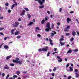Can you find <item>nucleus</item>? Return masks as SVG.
<instances>
[{"instance_id":"aec40b11","label":"nucleus","mask_w":79,"mask_h":79,"mask_svg":"<svg viewBox=\"0 0 79 79\" xmlns=\"http://www.w3.org/2000/svg\"><path fill=\"white\" fill-rule=\"evenodd\" d=\"M60 44L61 46H63V45H64V43H62L61 41H60Z\"/></svg>"},{"instance_id":"f8f14e48","label":"nucleus","mask_w":79,"mask_h":79,"mask_svg":"<svg viewBox=\"0 0 79 79\" xmlns=\"http://www.w3.org/2000/svg\"><path fill=\"white\" fill-rule=\"evenodd\" d=\"M72 35L73 36H75L76 35V33L74 31H73L72 32Z\"/></svg>"},{"instance_id":"473e14b6","label":"nucleus","mask_w":79,"mask_h":79,"mask_svg":"<svg viewBox=\"0 0 79 79\" xmlns=\"http://www.w3.org/2000/svg\"><path fill=\"white\" fill-rule=\"evenodd\" d=\"M69 63H68L67 64L66 66V68H68V67H69Z\"/></svg>"},{"instance_id":"39448f33","label":"nucleus","mask_w":79,"mask_h":79,"mask_svg":"<svg viewBox=\"0 0 79 79\" xmlns=\"http://www.w3.org/2000/svg\"><path fill=\"white\" fill-rule=\"evenodd\" d=\"M4 68L5 69H9L10 68V67L8 66V64H5V66L4 67Z\"/></svg>"},{"instance_id":"79ce46f5","label":"nucleus","mask_w":79,"mask_h":79,"mask_svg":"<svg viewBox=\"0 0 79 79\" xmlns=\"http://www.w3.org/2000/svg\"><path fill=\"white\" fill-rule=\"evenodd\" d=\"M50 52H48L47 55V56H49V55H50Z\"/></svg>"},{"instance_id":"f03ea898","label":"nucleus","mask_w":79,"mask_h":79,"mask_svg":"<svg viewBox=\"0 0 79 79\" xmlns=\"http://www.w3.org/2000/svg\"><path fill=\"white\" fill-rule=\"evenodd\" d=\"M42 1H41V0H35V1L36 2L37 1H38L39 3H40V5L41 6L42 5V4H43V3H44V2H45V0H42Z\"/></svg>"},{"instance_id":"0e129e2a","label":"nucleus","mask_w":79,"mask_h":79,"mask_svg":"<svg viewBox=\"0 0 79 79\" xmlns=\"http://www.w3.org/2000/svg\"><path fill=\"white\" fill-rule=\"evenodd\" d=\"M47 20H48V19L47 18H45V21H47Z\"/></svg>"},{"instance_id":"5701e85b","label":"nucleus","mask_w":79,"mask_h":79,"mask_svg":"<svg viewBox=\"0 0 79 79\" xmlns=\"http://www.w3.org/2000/svg\"><path fill=\"white\" fill-rule=\"evenodd\" d=\"M24 10L25 11H29V9H28V8H25Z\"/></svg>"},{"instance_id":"e433bc0d","label":"nucleus","mask_w":79,"mask_h":79,"mask_svg":"<svg viewBox=\"0 0 79 79\" xmlns=\"http://www.w3.org/2000/svg\"><path fill=\"white\" fill-rule=\"evenodd\" d=\"M17 39H20L21 38V36H17Z\"/></svg>"},{"instance_id":"393cba45","label":"nucleus","mask_w":79,"mask_h":79,"mask_svg":"<svg viewBox=\"0 0 79 79\" xmlns=\"http://www.w3.org/2000/svg\"><path fill=\"white\" fill-rule=\"evenodd\" d=\"M45 23V20L43 19L42 21H41V23L42 24H44V23Z\"/></svg>"},{"instance_id":"2eb2a0df","label":"nucleus","mask_w":79,"mask_h":79,"mask_svg":"<svg viewBox=\"0 0 79 79\" xmlns=\"http://www.w3.org/2000/svg\"><path fill=\"white\" fill-rule=\"evenodd\" d=\"M11 57H12V56H7L6 57V60H9V59H10V58H11Z\"/></svg>"},{"instance_id":"774afa93","label":"nucleus","mask_w":79,"mask_h":79,"mask_svg":"<svg viewBox=\"0 0 79 79\" xmlns=\"http://www.w3.org/2000/svg\"><path fill=\"white\" fill-rule=\"evenodd\" d=\"M9 79H13V77H11Z\"/></svg>"},{"instance_id":"ea45409f","label":"nucleus","mask_w":79,"mask_h":79,"mask_svg":"<svg viewBox=\"0 0 79 79\" xmlns=\"http://www.w3.org/2000/svg\"><path fill=\"white\" fill-rule=\"evenodd\" d=\"M39 52H42V51H43V50H42V49H39Z\"/></svg>"},{"instance_id":"680f3d73","label":"nucleus","mask_w":79,"mask_h":79,"mask_svg":"<svg viewBox=\"0 0 79 79\" xmlns=\"http://www.w3.org/2000/svg\"><path fill=\"white\" fill-rule=\"evenodd\" d=\"M18 20L19 21H21V18H19Z\"/></svg>"},{"instance_id":"a878e982","label":"nucleus","mask_w":79,"mask_h":79,"mask_svg":"<svg viewBox=\"0 0 79 79\" xmlns=\"http://www.w3.org/2000/svg\"><path fill=\"white\" fill-rule=\"evenodd\" d=\"M19 33V31H17V32H15V35H18V33Z\"/></svg>"},{"instance_id":"ddd939ff","label":"nucleus","mask_w":79,"mask_h":79,"mask_svg":"<svg viewBox=\"0 0 79 79\" xmlns=\"http://www.w3.org/2000/svg\"><path fill=\"white\" fill-rule=\"evenodd\" d=\"M50 23H47L46 26V27L50 28Z\"/></svg>"},{"instance_id":"72a5a7b5","label":"nucleus","mask_w":79,"mask_h":79,"mask_svg":"<svg viewBox=\"0 0 79 79\" xmlns=\"http://www.w3.org/2000/svg\"><path fill=\"white\" fill-rule=\"evenodd\" d=\"M73 40H74V38H72L70 39L71 42H73Z\"/></svg>"},{"instance_id":"603ef678","label":"nucleus","mask_w":79,"mask_h":79,"mask_svg":"<svg viewBox=\"0 0 79 79\" xmlns=\"http://www.w3.org/2000/svg\"><path fill=\"white\" fill-rule=\"evenodd\" d=\"M58 53V52H55L52 53V55H54L55 53Z\"/></svg>"},{"instance_id":"5fc2aeb1","label":"nucleus","mask_w":79,"mask_h":79,"mask_svg":"<svg viewBox=\"0 0 79 79\" xmlns=\"http://www.w3.org/2000/svg\"><path fill=\"white\" fill-rule=\"evenodd\" d=\"M2 77H4V76H5V73H2Z\"/></svg>"},{"instance_id":"9b49d317","label":"nucleus","mask_w":79,"mask_h":79,"mask_svg":"<svg viewBox=\"0 0 79 79\" xmlns=\"http://www.w3.org/2000/svg\"><path fill=\"white\" fill-rule=\"evenodd\" d=\"M46 28L45 29V31L46 32H49L50 30H51V28Z\"/></svg>"},{"instance_id":"c756f323","label":"nucleus","mask_w":79,"mask_h":79,"mask_svg":"<svg viewBox=\"0 0 79 79\" xmlns=\"http://www.w3.org/2000/svg\"><path fill=\"white\" fill-rule=\"evenodd\" d=\"M28 24L29 25H30V26H31V25L33 24V22H31L28 23Z\"/></svg>"},{"instance_id":"4c0bfd02","label":"nucleus","mask_w":79,"mask_h":79,"mask_svg":"<svg viewBox=\"0 0 79 79\" xmlns=\"http://www.w3.org/2000/svg\"><path fill=\"white\" fill-rule=\"evenodd\" d=\"M13 77L14 78H16L17 77H18V76H16V75H15L13 76Z\"/></svg>"},{"instance_id":"c03bdc74","label":"nucleus","mask_w":79,"mask_h":79,"mask_svg":"<svg viewBox=\"0 0 79 79\" xmlns=\"http://www.w3.org/2000/svg\"><path fill=\"white\" fill-rule=\"evenodd\" d=\"M8 5H9V4L8 3H7L5 4V6H8Z\"/></svg>"},{"instance_id":"20e7f679","label":"nucleus","mask_w":79,"mask_h":79,"mask_svg":"<svg viewBox=\"0 0 79 79\" xmlns=\"http://www.w3.org/2000/svg\"><path fill=\"white\" fill-rule=\"evenodd\" d=\"M19 25V23L18 22H16L14 24H13V27H18V26Z\"/></svg>"},{"instance_id":"cd10ccee","label":"nucleus","mask_w":79,"mask_h":79,"mask_svg":"<svg viewBox=\"0 0 79 79\" xmlns=\"http://www.w3.org/2000/svg\"><path fill=\"white\" fill-rule=\"evenodd\" d=\"M27 16H28V18H29V19H30V18H31V15H30V14H28Z\"/></svg>"},{"instance_id":"338daca9","label":"nucleus","mask_w":79,"mask_h":79,"mask_svg":"<svg viewBox=\"0 0 79 79\" xmlns=\"http://www.w3.org/2000/svg\"><path fill=\"white\" fill-rule=\"evenodd\" d=\"M47 13H48V14H50V11H48L47 12Z\"/></svg>"},{"instance_id":"1a4fd4ad","label":"nucleus","mask_w":79,"mask_h":79,"mask_svg":"<svg viewBox=\"0 0 79 79\" xmlns=\"http://www.w3.org/2000/svg\"><path fill=\"white\" fill-rule=\"evenodd\" d=\"M25 13H26V11L24 10H23L22 11V13H20V15H22V16H23V15H24L25 14Z\"/></svg>"},{"instance_id":"7c9ffc66","label":"nucleus","mask_w":79,"mask_h":79,"mask_svg":"<svg viewBox=\"0 0 79 79\" xmlns=\"http://www.w3.org/2000/svg\"><path fill=\"white\" fill-rule=\"evenodd\" d=\"M10 66H15V64H10Z\"/></svg>"},{"instance_id":"c9c22d12","label":"nucleus","mask_w":79,"mask_h":79,"mask_svg":"<svg viewBox=\"0 0 79 79\" xmlns=\"http://www.w3.org/2000/svg\"><path fill=\"white\" fill-rule=\"evenodd\" d=\"M60 41H63L64 40V39L63 38H61L59 40Z\"/></svg>"},{"instance_id":"423d86ee","label":"nucleus","mask_w":79,"mask_h":79,"mask_svg":"<svg viewBox=\"0 0 79 79\" xmlns=\"http://www.w3.org/2000/svg\"><path fill=\"white\" fill-rule=\"evenodd\" d=\"M42 50L43 52H47L48 50V47L46 46L45 48H43Z\"/></svg>"},{"instance_id":"6e6552de","label":"nucleus","mask_w":79,"mask_h":79,"mask_svg":"<svg viewBox=\"0 0 79 79\" xmlns=\"http://www.w3.org/2000/svg\"><path fill=\"white\" fill-rule=\"evenodd\" d=\"M69 21H71V19L69 18V17H68L67 19V23H69Z\"/></svg>"},{"instance_id":"9d476101","label":"nucleus","mask_w":79,"mask_h":79,"mask_svg":"<svg viewBox=\"0 0 79 79\" xmlns=\"http://www.w3.org/2000/svg\"><path fill=\"white\" fill-rule=\"evenodd\" d=\"M49 40L51 45H53V43L52 42V40H51V39H49Z\"/></svg>"},{"instance_id":"a18cd8bd","label":"nucleus","mask_w":79,"mask_h":79,"mask_svg":"<svg viewBox=\"0 0 79 79\" xmlns=\"http://www.w3.org/2000/svg\"><path fill=\"white\" fill-rule=\"evenodd\" d=\"M51 75L53 77H54V76H55V73H52Z\"/></svg>"},{"instance_id":"69168bd1","label":"nucleus","mask_w":79,"mask_h":79,"mask_svg":"<svg viewBox=\"0 0 79 79\" xmlns=\"http://www.w3.org/2000/svg\"><path fill=\"white\" fill-rule=\"evenodd\" d=\"M15 5H16V6H17V3L16 2H15Z\"/></svg>"},{"instance_id":"bb28decb","label":"nucleus","mask_w":79,"mask_h":79,"mask_svg":"<svg viewBox=\"0 0 79 79\" xmlns=\"http://www.w3.org/2000/svg\"><path fill=\"white\" fill-rule=\"evenodd\" d=\"M15 4H13L12 6V7H11V9L12 10H13V8H14V7H15Z\"/></svg>"},{"instance_id":"13d9d810","label":"nucleus","mask_w":79,"mask_h":79,"mask_svg":"<svg viewBox=\"0 0 79 79\" xmlns=\"http://www.w3.org/2000/svg\"><path fill=\"white\" fill-rule=\"evenodd\" d=\"M0 34L2 35H4V34H3V33L0 32Z\"/></svg>"},{"instance_id":"58836bf2","label":"nucleus","mask_w":79,"mask_h":79,"mask_svg":"<svg viewBox=\"0 0 79 79\" xmlns=\"http://www.w3.org/2000/svg\"><path fill=\"white\" fill-rule=\"evenodd\" d=\"M70 27H71V26H68L66 28H67V29H69Z\"/></svg>"},{"instance_id":"7ed1b4c3","label":"nucleus","mask_w":79,"mask_h":79,"mask_svg":"<svg viewBox=\"0 0 79 79\" xmlns=\"http://www.w3.org/2000/svg\"><path fill=\"white\" fill-rule=\"evenodd\" d=\"M75 72H76L75 73V74H76V78H77L78 77H79V73H77V71H78V70H77V69H75Z\"/></svg>"},{"instance_id":"0eeeda50","label":"nucleus","mask_w":79,"mask_h":79,"mask_svg":"<svg viewBox=\"0 0 79 79\" xmlns=\"http://www.w3.org/2000/svg\"><path fill=\"white\" fill-rule=\"evenodd\" d=\"M57 58L58 59V61L59 62H61L62 61V59L59 56H57Z\"/></svg>"},{"instance_id":"f257e3e1","label":"nucleus","mask_w":79,"mask_h":79,"mask_svg":"<svg viewBox=\"0 0 79 79\" xmlns=\"http://www.w3.org/2000/svg\"><path fill=\"white\" fill-rule=\"evenodd\" d=\"M16 60H12L13 62L14 63H19V64H23V61L22 60H19V59L18 58H16Z\"/></svg>"},{"instance_id":"a211bd4d","label":"nucleus","mask_w":79,"mask_h":79,"mask_svg":"<svg viewBox=\"0 0 79 79\" xmlns=\"http://www.w3.org/2000/svg\"><path fill=\"white\" fill-rule=\"evenodd\" d=\"M4 48L6 49H8V48H9V47H8V46H7L6 45H5L4 46Z\"/></svg>"},{"instance_id":"864d4df0","label":"nucleus","mask_w":79,"mask_h":79,"mask_svg":"<svg viewBox=\"0 0 79 79\" xmlns=\"http://www.w3.org/2000/svg\"><path fill=\"white\" fill-rule=\"evenodd\" d=\"M57 24L58 25V26H60V22L57 23Z\"/></svg>"},{"instance_id":"bf43d9fd","label":"nucleus","mask_w":79,"mask_h":79,"mask_svg":"<svg viewBox=\"0 0 79 79\" xmlns=\"http://www.w3.org/2000/svg\"><path fill=\"white\" fill-rule=\"evenodd\" d=\"M0 19H3V17L0 16Z\"/></svg>"},{"instance_id":"8fccbe9b","label":"nucleus","mask_w":79,"mask_h":79,"mask_svg":"<svg viewBox=\"0 0 79 79\" xmlns=\"http://www.w3.org/2000/svg\"><path fill=\"white\" fill-rule=\"evenodd\" d=\"M37 36L38 37H41V35H40V34H38L37 35Z\"/></svg>"},{"instance_id":"b1692460","label":"nucleus","mask_w":79,"mask_h":79,"mask_svg":"<svg viewBox=\"0 0 79 79\" xmlns=\"http://www.w3.org/2000/svg\"><path fill=\"white\" fill-rule=\"evenodd\" d=\"M44 5L43 6H39L40 8H44Z\"/></svg>"},{"instance_id":"f3484780","label":"nucleus","mask_w":79,"mask_h":79,"mask_svg":"<svg viewBox=\"0 0 79 79\" xmlns=\"http://www.w3.org/2000/svg\"><path fill=\"white\" fill-rule=\"evenodd\" d=\"M72 53V50L69 49L67 52V53Z\"/></svg>"},{"instance_id":"4be33fe9","label":"nucleus","mask_w":79,"mask_h":79,"mask_svg":"<svg viewBox=\"0 0 79 79\" xmlns=\"http://www.w3.org/2000/svg\"><path fill=\"white\" fill-rule=\"evenodd\" d=\"M64 31L65 32H67V31H69V30L67 28H65L64 29Z\"/></svg>"},{"instance_id":"4d7b16f0","label":"nucleus","mask_w":79,"mask_h":79,"mask_svg":"<svg viewBox=\"0 0 79 79\" xmlns=\"http://www.w3.org/2000/svg\"><path fill=\"white\" fill-rule=\"evenodd\" d=\"M70 13H71V14H72V13H74V11H71L70 12Z\"/></svg>"},{"instance_id":"3c124183","label":"nucleus","mask_w":79,"mask_h":79,"mask_svg":"<svg viewBox=\"0 0 79 79\" xmlns=\"http://www.w3.org/2000/svg\"><path fill=\"white\" fill-rule=\"evenodd\" d=\"M11 10H8V13H11Z\"/></svg>"},{"instance_id":"e2e57ef3","label":"nucleus","mask_w":79,"mask_h":79,"mask_svg":"<svg viewBox=\"0 0 79 79\" xmlns=\"http://www.w3.org/2000/svg\"><path fill=\"white\" fill-rule=\"evenodd\" d=\"M2 45H3V44H1L0 45V48H1V47H2Z\"/></svg>"},{"instance_id":"4468645a","label":"nucleus","mask_w":79,"mask_h":79,"mask_svg":"<svg viewBox=\"0 0 79 79\" xmlns=\"http://www.w3.org/2000/svg\"><path fill=\"white\" fill-rule=\"evenodd\" d=\"M52 32H54V33H51L52 36H53V35H54V34H56V32H55V31H52Z\"/></svg>"},{"instance_id":"052dcab7","label":"nucleus","mask_w":79,"mask_h":79,"mask_svg":"<svg viewBox=\"0 0 79 79\" xmlns=\"http://www.w3.org/2000/svg\"><path fill=\"white\" fill-rule=\"evenodd\" d=\"M76 32H77V35H79V32L78 31H77Z\"/></svg>"},{"instance_id":"412c9836","label":"nucleus","mask_w":79,"mask_h":79,"mask_svg":"<svg viewBox=\"0 0 79 79\" xmlns=\"http://www.w3.org/2000/svg\"><path fill=\"white\" fill-rule=\"evenodd\" d=\"M54 26H55V25L53 23L52 24V25L51 27V28L52 29H53V27H54Z\"/></svg>"},{"instance_id":"37998d69","label":"nucleus","mask_w":79,"mask_h":79,"mask_svg":"<svg viewBox=\"0 0 79 79\" xmlns=\"http://www.w3.org/2000/svg\"><path fill=\"white\" fill-rule=\"evenodd\" d=\"M61 11H62V9L61 8L59 9V12L60 13H61Z\"/></svg>"},{"instance_id":"49530a36","label":"nucleus","mask_w":79,"mask_h":79,"mask_svg":"<svg viewBox=\"0 0 79 79\" xmlns=\"http://www.w3.org/2000/svg\"><path fill=\"white\" fill-rule=\"evenodd\" d=\"M65 35L67 36H68V35H69L70 34H69V33H65Z\"/></svg>"},{"instance_id":"de8ad7c7","label":"nucleus","mask_w":79,"mask_h":79,"mask_svg":"<svg viewBox=\"0 0 79 79\" xmlns=\"http://www.w3.org/2000/svg\"><path fill=\"white\" fill-rule=\"evenodd\" d=\"M58 49L56 48H55L54 49V50L55 52H56V51H57V50Z\"/></svg>"},{"instance_id":"6e6d98bb","label":"nucleus","mask_w":79,"mask_h":79,"mask_svg":"<svg viewBox=\"0 0 79 79\" xmlns=\"http://www.w3.org/2000/svg\"><path fill=\"white\" fill-rule=\"evenodd\" d=\"M36 29H37L38 30H39V28L38 27H36Z\"/></svg>"},{"instance_id":"a19ab883","label":"nucleus","mask_w":79,"mask_h":79,"mask_svg":"<svg viewBox=\"0 0 79 79\" xmlns=\"http://www.w3.org/2000/svg\"><path fill=\"white\" fill-rule=\"evenodd\" d=\"M74 52H78V49H76L75 50H74Z\"/></svg>"},{"instance_id":"c85d7f7f","label":"nucleus","mask_w":79,"mask_h":79,"mask_svg":"<svg viewBox=\"0 0 79 79\" xmlns=\"http://www.w3.org/2000/svg\"><path fill=\"white\" fill-rule=\"evenodd\" d=\"M19 74H20V72H19V71H17V75H19Z\"/></svg>"},{"instance_id":"2f4dec72","label":"nucleus","mask_w":79,"mask_h":79,"mask_svg":"<svg viewBox=\"0 0 79 79\" xmlns=\"http://www.w3.org/2000/svg\"><path fill=\"white\" fill-rule=\"evenodd\" d=\"M57 68H56V67H54V69H53V71H56Z\"/></svg>"},{"instance_id":"09e8293b","label":"nucleus","mask_w":79,"mask_h":79,"mask_svg":"<svg viewBox=\"0 0 79 79\" xmlns=\"http://www.w3.org/2000/svg\"><path fill=\"white\" fill-rule=\"evenodd\" d=\"M3 29H4V28L3 27L0 28V31H1V30H3Z\"/></svg>"},{"instance_id":"6ab92c4d","label":"nucleus","mask_w":79,"mask_h":79,"mask_svg":"<svg viewBox=\"0 0 79 79\" xmlns=\"http://www.w3.org/2000/svg\"><path fill=\"white\" fill-rule=\"evenodd\" d=\"M15 29H13L12 30H11V35H13V34H15V33H13L14 32V31H15Z\"/></svg>"},{"instance_id":"f704fd0d","label":"nucleus","mask_w":79,"mask_h":79,"mask_svg":"<svg viewBox=\"0 0 79 79\" xmlns=\"http://www.w3.org/2000/svg\"><path fill=\"white\" fill-rule=\"evenodd\" d=\"M71 78H72V77H71V76H69V77L67 78V79H71Z\"/></svg>"},{"instance_id":"dca6fc26","label":"nucleus","mask_w":79,"mask_h":79,"mask_svg":"<svg viewBox=\"0 0 79 79\" xmlns=\"http://www.w3.org/2000/svg\"><path fill=\"white\" fill-rule=\"evenodd\" d=\"M70 70L68 71H68H73V67H70Z\"/></svg>"}]
</instances>
